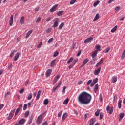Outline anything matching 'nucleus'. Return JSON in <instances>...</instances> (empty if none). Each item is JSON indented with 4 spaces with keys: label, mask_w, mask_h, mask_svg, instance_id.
<instances>
[{
    "label": "nucleus",
    "mask_w": 125,
    "mask_h": 125,
    "mask_svg": "<svg viewBox=\"0 0 125 125\" xmlns=\"http://www.w3.org/2000/svg\"><path fill=\"white\" fill-rule=\"evenodd\" d=\"M78 101L81 104H83L84 105H88L92 99V96L90 94L86 92H83L81 93L78 98Z\"/></svg>",
    "instance_id": "f257e3e1"
},
{
    "label": "nucleus",
    "mask_w": 125,
    "mask_h": 125,
    "mask_svg": "<svg viewBox=\"0 0 125 125\" xmlns=\"http://www.w3.org/2000/svg\"><path fill=\"white\" fill-rule=\"evenodd\" d=\"M44 114H45V113H41L37 118V121H36V123L37 124H41V123L42 122V117L43 116V115H44Z\"/></svg>",
    "instance_id": "f03ea898"
},
{
    "label": "nucleus",
    "mask_w": 125,
    "mask_h": 125,
    "mask_svg": "<svg viewBox=\"0 0 125 125\" xmlns=\"http://www.w3.org/2000/svg\"><path fill=\"white\" fill-rule=\"evenodd\" d=\"M15 113V109L13 110H11L9 114V116L7 118V120L9 121L10 120H11L12 118H13V116H14V113Z\"/></svg>",
    "instance_id": "7ed1b4c3"
},
{
    "label": "nucleus",
    "mask_w": 125,
    "mask_h": 125,
    "mask_svg": "<svg viewBox=\"0 0 125 125\" xmlns=\"http://www.w3.org/2000/svg\"><path fill=\"white\" fill-rule=\"evenodd\" d=\"M106 111L108 114H113V112H114V107H110V106L108 105L106 107Z\"/></svg>",
    "instance_id": "20e7f679"
},
{
    "label": "nucleus",
    "mask_w": 125,
    "mask_h": 125,
    "mask_svg": "<svg viewBox=\"0 0 125 125\" xmlns=\"http://www.w3.org/2000/svg\"><path fill=\"white\" fill-rule=\"evenodd\" d=\"M92 41H93V37H89L84 41V43H89V42H91Z\"/></svg>",
    "instance_id": "39448f33"
},
{
    "label": "nucleus",
    "mask_w": 125,
    "mask_h": 125,
    "mask_svg": "<svg viewBox=\"0 0 125 125\" xmlns=\"http://www.w3.org/2000/svg\"><path fill=\"white\" fill-rule=\"evenodd\" d=\"M100 71H101V67H98L94 72V75L95 76H97L98 75H99V73H100Z\"/></svg>",
    "instance_id": "423d86ee"
},
{
    "label": "nucleus",
    "mask_w": 125,
    "mask_h": 125,
    "mask_svg": "<svg viewBox=\"0 0 125 125\" xmlns=\"http://www.w3.org/2000/svg\"><path fill=\"white\" fill-rule=\"evenodd\" d=\"M58 7V4H56L54 6H53L50 10V12H54V11H56V8Z\"/></svg>",
    "instance_id": "0eeeda50"
},
{
    "label": "nucleus",
    "mask_w": 125,
    "mask_h": 125,
    "mask_svg": "<svg viewBox=\"0 0 125 125\" xmlns=\"http://www.w3.org/2000/svg\"><path fill=\"white\" fill-rule=\"evenodd\" d=\"M26 123V120L24 118H22L19 121V125H22Z\"/></svg>",
    "instance_id": "6e6552de"
},
{
    "label": "nucleus",
    "mask_w": 125,
    "mask_h": 125,
    "mask_svg": "<svg viewBox=\"0 0 125 125\" xmlns=\"http://www.w3.org/2000/svg\"><path fill=\"white\" fill-rule=\"evenodd\" d=\"M52 72V70L51 69H48L45 73V75L47 77H48L51 75V73Z\"/></svg>",
    "instance_id": "1a4fd4ad"
},
{
    "label": "nucleus",
    "mask_w": 125,
    "mask_h": 125,
    "mask_svg": "<svg viewBox=\"0 0 125 125\" xmlns=\"http://www.w3.org/2000/svg\"><path fill=\"white\" fill-rule=\"evenodd\" d=\"M96 122V119L94 118H91L90 120L89 125H94Z\"/></svg>",
    "instance_id": "9d476101"
},
{
    "label": "nucleus",
    "mask_w": 125,
    "mask_h": 125,
    "mask_svg": "<svg viewBox=\"0 0 125 125\" xmlns=\"http://www.w3.org/2000/svg\"><path fill=\"white\" fill-rule=\"evenodd\" d=\"M61 86V82H60L52 90L53 92H55L58 88Z\"/></svg>",
    "instance_id": "9b49d317"
},
{
    "label": "nucleus",
    "mask_w": 125,
    "mask_h": 125,
    "mask_svg": "<svg viewBox=\"0 0 125 125\" xmlns=\"http://www.w3.org/2000/svg\"><path fill=\"white\" fill-rule=\"evenodd\" d=\"M20 23L21 25L23 24H25V18L24 17V16H22L20 20Z\"/></svg>",
    "instance_id": "f8f14e48"
},
{
    "label": "nucleus",
    "mask_w": 125,
    "mask_h": 125,
    "mask_svg": "<svg viewBox=\"0 0 125 125\" xmlns=\"http://www.w3.org/2000/svg\"><path fill=\"white\" fill-rule=\"evenodd\" d=\"M33 119H34V117H33V115H31L30 117H29V119L28 120V125H31V124H32Z\"/></svg>",
    "instance_id": "ddd939ff"
},
{
    "label": "nucleus",
    "mask_w": 125,
    "mask_h": 125,
    "mask_svg": "<svg viewBox=\"0 0 125 125\" xmlns=\"http://www.w3.org/2000/svg\"><path fill=\"white\" fill-rule=\"evenodd\" d=\"M19 55H20V53L18 52L16 54V55L14 57V61H17L19 58Z\"/></svg>",
    "instance_id": "4468645a"
},
{
    "label": "nucleus",
    "mask_w": 125,
    "mask_h": 125,
    "mask_svg": "<svg viewBox=\"0 0 125 125\" xmlns=\"http://www.w3.org/2000/svg\"><path fill=\"white\" fill-rule=\"evenodd\" d=\"M67 117H68V113H64L63 114L62 117V121H65V120L66 119Z\"/></svg>",
    "instance_id": "2eb2a0df"
},
{
    "label": "nucleus",
    "mask_w": 125,
    "mask_h": 125,
    "mask_svg": "<svg viewBox=\"0 0 125 125\" xmlns=\"http://www.w3.org/2000/svg\"><path fill=\"white\" fill-rule=\"evenodd\" d=\"M42 93V90H39L38 92L37 95L36 96V100H39L41 96V94Z\"/></svg>",
    "instance_id": "dca6fc26"
},
{
    "label": "nucleus",
    "mask_w": 125,
    "mask_h": 125,
    "mask_svg": "<svg viewBox=\"0 0 125 125\" xmlns=\"http://www.w3.org/2000/svg\"><path fill=\"white\" fill-rule=\"evenodd\" d=\"M98 87H99V85L98 84H96L93 89V91L95 93H96L97 92V90H98Z\"/></svg>",
    "instance_id": "f3484780"
},
{
    "label": "nucleus",
    "mask_w": 125,
    "mask_h": 125,
    "mask_svg": "<svg viewBox=\"0 0 125 125\" xmlns=\"http://www.w3.org/2000/svg\"><path fill=\"white\" fill-rule=\"evenodd\" d=\"M102 63H103V58H102L101 59V60L100 61V62L96 64V67H97L99 66H100V65H102Z\"/></svg>",
    "instance_id": "a211bd4d"
},
{
    "label": "nucleus",
    "mask_w": 125,
    "mask_h": 125,
    "mask_svg": "<svg viewBox=\"0 0 125 125\" xmlns=\"http://www.w3.org/2000/svg\"><path fill=\"white\" fill-rule=\"evenodd\" d=\"M89 61V60L88 59H85L83 62V64L81 66V67H83V66H84L86 64H87V62Z\"/></svg>",
    "instance_id": "6ab92c4d"
},
{
    "label": "nucleus",
    "mask_w": 125,
    "mask_h": 125,
    "mask_svg": "<svg viewBox=\"0 0 125 125\" xmlns=\"http://www.w3.org/2000/svg\"><path fill=\"white\" fill-rule=\"evenodd\" d=\"M112 83H116L118 81V77L117 76H113L112 78Z\"/></svg>",
    "instance_id": "aec40b11"
},
{
    "label": "nucleus",
    "mask_w": 125,
    "mask_h": 125,
    "mask_svg": "<svg viewBox=\"0 0 125 125\" xmlns=\"http://www.w3.org/2000/svg\"><path fill=\"white\" fill-rule=\"evenodd\" d=\"M33 33V30H30L29 31L26 35L25 38L26 39H27V38H29V36H30V35L31 34V33Z\"/></svg>",
    "instance_id": "412c9836"
},
{
    "label": "nucleus",
    "mask_w": 125,
    "mask_h": 125,
    "mask_svg": "<svg viewBox=\"0 0 125 125\" xmlns=\"http://www.w3.org/2000/svg\"><path fill=\"white\" fill-rule=\"evenodd\" d=\"M118 28V25L115 26L111 30V33H114V32H116L117 28Z\"/></svg>",
    "instance_id": "4be33fe9"
},
{
    "label": "nucleus",
    "mask_w": 125,
    "mask_h": 125,
    "mask_svg": "<svg viewBox=\"0 0 125 125\" xmlns=\"http://www.w3.org/2000/svg\"><path fill=\"white\" fill-rule=\"evenodd\" d=\"M97 55V51H94L91 55L92 58H94Z\"/></svg>",
    "instance_id": "5701e85b"
},
{
    "label": "nucleus",
    "mask_w": 125,
    "mask_h": 125,
    "mask_svg": "<svg viewBox=\"0 0 125 125\" xmlns=\"http://www.w3.org/2000/svg\"><path fill=\"white\" fill-rule=\"evenodd\" d=\"M99 19V14H97L93 19V21H96V20H98Z\"/></svg>",
    "instance_id": "b1692460"
},
{
    "label": "nucleus",
    "mask_w": 125,
    "mask_h": 125,
    "mask_svg": "<svg viewBox=\"0 0 125 125\" xmlns=\"http://www.w3.org/2000/svg\"><path fill=\"white\" fill-rule=\"evenodd\" d=\"M125 117V113H122L120 115L119 121L123 120V118Z\"/></svg>",
    "instance_id": "393cba45"
},
{
    "label": "nucleus",
    "mask_w": 125,
    "mask_h": 125,
    "mask_svg": "<svg viewBox=\"0 0 125 125\" xmlns=\"http://www.w3.org/2000/svg\"><path fill=\"white\" fill-rule=\"evenodd\" d=\"M100 48H101V47H100V45H96V49L97 50V51H101V50L100 49Z\"/></svg>",
    "instance_id": "a878e982"
},
{
    "label": "nucleus",
    "mask_w": 125,
    "mask_h": 125,
    "mask_svg": "<svg viewBox=\"0 0 125 125\" xmlns=\"http://www.w3.org/2000/svg\"><path fill=\"white\" fill-rule=\"evenodd\" d=\"M63 13H64V11H60L58 12L57 15L58 16H61V15H63Z\"/></svg>",
    "instance_id": "bb28decb"
},
{
    "label": "nucleus",
    "mask_w": 125,
    "mask_h": 125,
    "mask_svg": "<svg viewBox=\"0 0 125 125\" xmlns=\"http://www.w3.org/2000/svg\"><path fill=\"white\" fill-rule=\"evenodd\" d=\"M55 61H56L55 59L52 61L51 64H50V67H53V66H54L55 65Z\"/></svg>",
    "instance_id": "cd10ccee"
},
{
    "label": "nucleus",
    "mask_w": 125,
    "mask_h": 125,
    "mask_svg": "<svg viewBox=\"0 0 125 125\" xmlns=\"http://www.w3.org/2000/svg\"><path fill=\"white\" fill-rule=\"evenodd\" d=\"M49 102V101H48V99H46L44 100L43 104L44 105H47Z\"/></svg>",
    "instance_id": "c85d7f7f"
},
{
    "label": "nucleus",
    "mask_w": 125,
    "mask_h": 125,
    "mask_svg": "<svg viewBox=\"0 0 125 125\" xmlns=\"http://www.w3.org/2000/svg\"><path fill=\"white\" fill-rule=\"evenodd\" d=\"M73 60H74V58L73 57L70 58L69 60L67 61V64H70L71 62H72Z\"/></svg>",
    "instance_id": "c756f323"
},
{
    "label": "nucleus",
    "mask_w": 125,
    "mask_h": 125,
    "mask_svg": "<svg viewBox=\"0 0 125 125\" xmlns=\"http://www.w3.org/2000/svg\"><path fill=\"white\" fill-rule=\"evenodd\" d=\"M68 102H69V98H67L63 101V104H64V105H67Z\"/></svg>",
    "instance_id": "7c9ffc66"
},
{
    "label": "nucleus",
    "mask_w": 125,
    "mask_h": 125,
    "mask_svg": "<svg viewBox=\"0 0 125 125\" xmlns=\"http://www.w3.org/2000/svg\"><path fill=\"white\" fill-rule=\"evenodd\" d=\"M64 25L65 24L64 23V22L61 23V24L59 26V29L61 30V29H62V28L64 27Z\"/></svg>",
    "instance_id": "2f4dec72"
},
{
    "label": "nucleus",
    "mask_w": 125,
    "mask_h": 125,
    "mask_svg": "<svg viewBox=\"0 0 125 125\" xmlns=\"http://www.w3.org/2000/svg\"><path fill=\"white\" fill-rule=\"evenodd\" d=\"M100 113V110L97 109V110L95 112V115L96 117H98L99 116V113Z\"/></svg>",
    "instance_id": "473e14b6"
},
{
    "label": "nucleus",
    "mask_w": 125,
    "mask_h": 125,
    "mask_svg": "<svg viewBox=\"0 0 125 125\" xmlns=\"http://www.w3.org/2000/svg\"><path fill=\"white\" fill-rule=\"evenodd\" d=\"M118 107L119 109H121L122 108V101H119V102L118 103Z\"/></svg>",
    "instance_id": "72a5a7b5"
},
{
    "label": "nucleus",
    "mask_w": 125,
    "mask_h": 125,
    "mask_svg": "<svg viewBox=\"0 0 125 125\" xmlns=\"http://www.w3.org/2000/svg\"><path fill=\"white\" fill-rule=\"evenodd\" d=\"M98 4H99V1L97 0L94 3L93 6L94 7H96V6H97V5H98Z\"/></svg>",
    "instance_id": "f704fd0d"
},
{
    "label": "nucleus",
    "mask_w": 125,
    "mask_h": 125,
    "mask_svg": "<svg viewBox=\"0 0 125 125\" xmlns=\"http://www.w3.org/2000/svg\"><path fill=\"white\" fill-rule=\"evenodd\" d=\"M99 100H100V102H102V101H103V98L102 97V93H100L99 95Z\"/></svg>",
    "instance_id": "c9c22d12"
},
{
    "label": "nucleus",
    "mask_w": 125,
    "mask_h": 125,
    "mask_svg": "<svg viewBox=\"0 0 125 125\" xmlns=\"http://www.w3.org/2000/svg\"><path fill=\"white\" fill-rule=\"evenodd\" d=\"M125 57V50H124L122 56H121V59H124Z\"/></svg>",
    "instance_id": "e433bc0d"
},
{
    "label": "nucleus",
    "mask_w": 125,
    "mask_h": 125,
    "mask_svg": "<svg viewBox=\"0 0 125 125\" xmlns=\"http://www.w3.org/2000/svg\"><path fill=\"white\" fill-rule=\"evenodd\" d=\"M57 26H58V21H55L54 23V25H53V27L54 28H56V27H57Z\"/></svg>",
    "instance_id": "4c0bfd02"
},
{
    "label": "nucleus",
    "mask_w": 125,
    "mask_h": 125,
    "mask_svg": "<svg viewBox=\"0 0 125 125\" xmlns=\"http://www.w3.org/2000/svg\"><path fill=\"white\" fill-rule=\"evenodd\" d=\"M27 107H28V104H25L23 106V111L27 110Z\"/></svg>",
    "instance_id": "58836bf2"
},
{
    "label": "nucleus",
    "mask_w": 125,
    "mask_h": 125,
    "mask_svg": "<svg viewBox=\"0 0 125 125\" xmlns=\"http://www.w3.org/2000/svg\"><path fill=\"white\" fill-rule=\"evenodd\" d=\"M98 82V78H95V79H93L92 82L94 83L95 84L96 83Z\"/></svg>",
    "instance_id": "ea45409f"
},
{
    "label": "nucleus",
    "mask_w": 125,
    "mask_h": 125,
    "mask_svg": "<svg viewBox=\"0 0 125 125\" xmlns=\"http://www.w3.org/2000/svg\"><path fill=\"white\" fill-rule=\"evenodd\" d=\"M32 97H33V95L31 93V94H30L29 95H28V100H31V99H32Z\"/></svg>",
    "instance_id": "a19ab883"
},
{
    "label": "nucleus",
    "mask_w": 125,
    "mask_h": 125,
    "mask_svg": "<svg viewBox=\"0 0 125 125\" xmlns=\"http://www.w3.org/2000/svg\"><path fill=\"white\" fill-rule=\"evenodd\" d=\"M29 115H30V111H27L25 113V116H26V118H28V117H29Z\"/></svg>",
    "instance_id": "79ce46f5"
},
{
    "label": "nucleus",
    "mask_w": 125,
    "mask_h": 125,
    "mask_svg": "<svg viewBox=\"0 0 125 125\" xmlns=\"http://www.w3.org/2000/svg\"><path fill=\"white\" fill-rule=\"evenodd\" d=\"M110 51V47L106 48L104 51V53H108Z\"/></svg>",
    "instance_id": "37998d69"
},
{
    "label": "nucleus",
    "mask_w": 125,
    "mask_h": 125,
    "mask_svg": "<svg viewBox=\"0 0 125 125\" xmlns=\"http://www.w3.org/2000/svg\"><path fill=\"white\" fill-rule=\"evenodd\" d=\"M76 1L77 0H71L70 2V4H71V5L74 4Z\"/></svg>",
    "instance_id": "c03bdc74"
},
{
    "label": "nucleus",
    "mask_w": 125,
    "mask_h": 125,
    "mask_svg": "<svg viewBox=\"0 0 125 125\" xmlns=\"http://www.w3.org/2000/svg\"><path fill=\"white\" fill-rule=\"evenodd\" d=\"M42 42H40L37 46L38 48H41V47H42Z\"/></svg>",
    "instance_id": "a18cd8bd"
},
{
    "label": "nucleus",
    "mask_w": 125,
    "mask_h": 125,
    "mask_svg": "<svg viewBox=\"0 0 125 125\" xmlns=\"http://www.w3.org/2000/svg\"><path fill=\"white\" fill-rule=\"evenodd\" d=\"M59 54V53H58V51H56L54 53V57H56Z\"/></svg>",
    "instance_id": "49530a36"
},
{
    "label": "nucleus",
    "mask_w": 125,
    "mask_h": 125,
    "mask_svg": "<svg viewBox=\"0 0 125 125\" xmlns=\"http://www.w3.org/2000/svg\"><path fill=\"white\" fill-rule=\"evenodd\" d=\"M53 41V38H51L50 39H49L48 41V43H50L51 42H52V41Z\"/></svg>",
    "instance_id": "de8ad7c7"
},
{
    "label": "nucleus",
    "mask_w": 125,
    "mask_h": 125,
    "mask_svg": "<svg viewBox=\"0 0 125 125\" xmlns=\"http://www.w3.org/2000/svg\"><path fill=\"white\" fill-rule=\"evenodd\" d=\"M91 83H92V80L90 79L87 83V85H89V84H91Z\"/></svg>",
    "instance_id": "09e8293b"
},
{
    "label": "nucleus",
    "mask_w": 125,
    "mask_h": 125,
    "mask_svg": "<svg viewBox=\"0 0 125 125\" xmlns=\"http://www.w3.org/2000/svg\"><path fill=\"white\" fill-rule=\"evenodd\" d=\"M19 111H20V109L17 108L15 111V116H17V114L19 112Z\"/></svg>",
    "instance_id": "8fccbe9b"
},
{
    "label": "nucleus",
    "mask_w": 125,
    "mask_h": 125,
    "mask_svg": "<svg viewBox=\"0 0 125 125\" xmlns=\"http://www.w3.org/2000/svg\"><path fill=\"white\" fill-rule=\"evenodd\" d=\"M62 113H63V111H61L58 114V118H60L61 117V115L62 114Z\"/></svg>",
    "instance_id": "3c124183"
},
{
    "label": "nucleus",
    "mask_w": 125,
    "mask_h": 125,
    "mask_svg": "<svg viewBox=\"0 0 125 125\" xmlns=\"http://www.w3.org/2000/svg\"><path fill=\"white\" fill-rule=\"evenodd\" d=\"M78 62V59L76 60H74L72 63V65H73V66L75 65V64H76L77 62Z\"/></svg>",
    "instance_id": "603ef678"
},
{
    "label": "nucleus",
    "mask_w": 125,
    "mask_h": 125,
    "mask_svg": "<svg viewBox=\"0 0 125 125\" xmlns=\"http://www.w3.org/2000/svg\"><path fill=\"white\" fill-rule=\"evenodd\" d=\"M12 63H10V64L8 65V70H10L12 68Z\"/></svg>",
    "instance_id": "864d4df0"
},
{
    "label": "nucleus",
    "mask_w": 125,
    "mask_h": 125,
    "mask_svg": "<svg viewBox=\"0 0 125 125\" xmlns=\"http://www.w3.org/2000/svg\"><path fill=\"white\" fill-rule=\"evenodd\" d=\"M24 88H22L20 90L19 93H20V94H22L24 93Z\"/></svg>",
    "instance_id": "5fc2aeb1"
},
{
    "label": "nucleus",
    "mask_w": 125,
    "mask_h": 125,
    "mask_svg": "<svg viewBox=\"0 0 125 125\" xmlns=\"http://www.w3.org/2000/svg\"><path fill=\"white\" fill-rule=\"evenodd\" d=\"M67 88L66 87V86H64L63 87V89H62V94H65V90H66Z\"/></svg>",
    "instance_id": "6e6d98bb"
},
{
    "label": "nucleus",
    "mask_w": 125,
    "mask_h": 125,
    "mask_svg": "<svg viewBox=\"0 0 125 125\" xmlns=\"http://www.w3.org/2000/svg\"><path fill=\"white\" fill-rule=\"evenodd\" d=\"M40 21H41V17H38L36 21V22L39 23V22H40Z\"/></svg>",
    "instance_id": "4d7b16f0"
},
{
    "label": "nucleus",
    "mask_w": 125,
    "mask_h": 125,
    "mask_svg": "<svg viewBox=\"0 0 125 125\" xmlns=\"http://www.w3.org/2000/svg\"><path fill=\"white\" fill-rule=\"evenodd\" d=\"M9 24L10 26H12V25H13V21H9Z\"/></svg>",
    "instance_id": "13d9d810"
},
{
    "label": "nucleus",
    "mask_w": 125,
    "mask_h": 125,
    "mask_svg": "<svg viewBox=\"0 0 125 125\" xmlns=\"http://www.w3.org/2000/svg\"><path fill=\"white\" fill-rule=\"evenodd\" d=\"M15 52H17V50H13L11 52V55H13V54H14V53H15Z\"/></svg>",
    "instance_id": "bf43d9fd"
},
{
    "label": "nucleus",
    "mask_w": 125,
    "mask_h": 125,
    "mask_svg": "<svg viewBox=\"0 0 125 125\" xmlns=\"http://www.w3.org/2000/svg\"><path fill=\"white\" fill-rule=\"evenodd\" d=\"M3 107H4V104H0V111L3 108Z\"/></svg>",
    "instance_id": "052dcab7"
},
{
    "label": "nucleus",
    "mask_w": 125,
    "mask_h": 125,
    "mask_svg": "<svg viewBox=\"0 0 125 125\" xmlns=\"http://www.w3.org/2000/svg\"><path fill=\"white\" fill-rule=\"evenodd\" d=\"M57 83V79H54V81L53 83V84H55V83Z\"/></svg>",
    "instance_id": "680f3d73"
},
{
    "label": "nucleus",
    "mask_w": 125,
    "mask_h": 125,
    "mask_svg": "<svg viewBox=\"0 0 125 125\" xmlns=\"http://www.w3.org/2000/svg\"><path fill=\"white\" fill-rule=\"evenodd\" d=\"M103 118V114L102 113H101L100 114V120H102Z\"/></svg>",
    "instance_id": "e2e57ef3"
},
{
    "label": "nucleus",
    "mask_w": 125,
    "mask_h": 125,
    "mask_svg": "<svg viewBox=\"0 0 125 125\" xmlns=\"http://www.w3.org/2000/svg\"><path fill=\"white\" fill-rule=\"evenodd\" d=\"M51 17H50L47 18L46 20V22H48V21H50V20H51Z\"/></svg>",
    "instance_id": "0e129e2a"
},
{
    "label": "nucleus",
    "mask_w": 125,
    "mask_h": 125,
    "mask_svg": "<svg viewBox=\"0 0 125 125\" xmlns=\"http://www.w3.org/2000/svg\"><path fill=\"white\" fill-rule=\"evenodd\" d=\"M76 48V43L73 44L72 49H75Z\"/></svg>",
    "instance_id": "69168bd1"
},
{
    "label": "nucleus",
    "mask_w": 125,
    "mask_h": 125,
    "mask_svg": "<svg viewBox=\"0 0 125 125\" xmlns=\"http://www.w3.org/2000/svg\"><path fill=\"white\" fill-rule=\"evenodd\" d=\"M120 9V7H117L115 8V11H119Z\"/></svg>",
    "instance_id": "338daca9"
},
{
    "label": "nucleus",
    "mask_w": 125,
    "mask_h": 125,
    "mask_svg": "<svg viewBox=\"0 0 125 125\" xmlns=\"http://www.w3.org/2000/svg\"><path fill=\"white\" fill-rule=\"evenodd\" d=\"M10 21H13V15H11L10 17Z\"/></svg>",
    "instance_id": "774afa93"
}]
</instances>
